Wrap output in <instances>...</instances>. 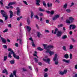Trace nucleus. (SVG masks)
Here are the masks:
<instances>
[{"mask_svg": "<svg viewBox=\"0 0 77 77\" xmlns=\"http://www.w3.org/2000/svg\"><path fill=\"white\" fill-rule=\"evenodd\" d=\"M0 12L1 14L2 15V17L5 18V21L7 20L8 18V16L7 15V14L6 12H5V11L3 10H2Z\"/></svg>", "mask_w": 77, "mask_h": 77, "instance_id": "1", "label": "nucleus"}, {"mask_svg": "<svg viewBox=\"0 0 77 77\" xmlns=\"http://www.w3.org/2000/svg\"><path fill=\"white\" fill-rule=\"evenodd\" d=\"M57 54H55L54 56V57L53 59V60L54 62L55 61L54 63L55 65H58L59 64V61H56L57 59Z\"/></svg>", "mask_w": 77, "mask_h": 77, "instance_id": "2", "label": "nucleus"}, {"mask_svg": "<svg viewBox=\"0 0 77 77\" xmlns=\"http://www.w3.org/2000/svg\"><path fill=\"white\" fill-rule=\"evenodd\" d=\"M69 20H66V23H68V24H71V23H72L73 22V21L74 20V19L72 17H70L69 18Z\"/></svg>", "mask_w": 77, "mask_h": 77, "instance_id": "3", "label": "nucleus"}, {"mask_svg": "<svg viewBox=\"0 0 77 77\" xmlns=\"http://www.w3.org/2000/svg\"><path fill=\"white\" fill-rule=\"evenodd\" d=\"M43 61L46 62L48 63V64H50V58H47V59L44 58L43 59Z\"/></svg>", "mask_w": 77, "mask_h": 77, "instance_id": "4", "label": "nucleus"}, {"mask_svg": "<svg viewBox=\"0 0 77 77\" xmlns=\"http://www.w3.org/2000/svg\"><path fill=\"white\" fill-rule=\"evenodd\" d=\"M8 51H10V53L11 54H13V57L15 56V53L14 52V51L12 50V49L9 48L8 49Z\"/></svg>", "mask_w": 77, "mask_h": 77, "instance_id": "5", "label": "nucleus"}, {"mask_svg": "<svg viewBox=\"0 0 77 77\" xmlns=\"http://www.w3.org/2000/svg\"><path fill=\"white\" fill-rule=\"evenodd\" d=\"M16 10L17 11V15L19 16V15H20V14H21V11H20V8L19 7H17L16 8Z\"/></svg>", "mask_w": 77, "mask_h": 77, "instance_id": "6", "label": "nucleus"}, {"mask_svg": "<svg viewBox=\"0 0 77 77\" xmlns=\"http://www.w3.org/2000/svg\"><path fill=\"white\" fill-rule=\"evenodd\" d=\"M71 27H72V29L74 30L75 29V28L76 27V26H75V25L74 24L70 25L69 26L70 30H71Z\"/></svg>", "mask_w": 77, "mask_h": 77, "instance_id": "7", "label": "nucleus"}, {"mask_svg": "<svg viewBox=\"0 0 77 77\" xmlns=\"http://www.w3.org/2000/svg\"><path fill=\"white\" fill-rule=\"evenodd\" d=\"M62 34V32L61 31H58L57 32V36H60Z\"/></svg>", "mask_w": 77, "mask_h": 77, "instance_id": "8", "label": "nucleus"}, {"mask_svg": "<svg viewBox=\"0 0 77 77\" xmlns=\"http://www.w3.org/2000/svg\"><path fill=\"white\" fill-rule=\"evenodd\" d=\"M0 37L1 38V39L2 41V42L4 43V44H5L6 43V40L5 39H4L3 37H1V35H0Z\"/></svg>", "mask_w": 77, "mask_h": 77, "instance_id": "9", "label": "nucleus"}, {"mask_svg": "<svg viewBox=\"0 0 77 77\" xmlns=\"http://www.w3.org/2000/svg\"><path fill=\"white\" fill-rule=\"evenodd\" d=\"M9 12L10 14V18H12V16H13V12H12V11L10 10L9 11Z\"/></svg>", "mask_w": 77, "mask_h": 77, "instance_id": "10", "label": "nucleus"}, {"mask_svg": "<svg viewBox=\"0 0 77 77\" xmlns=\"http://www.w3.org/2000/svg\"><path fill=\"white\" fill-rule=\"evenodd\" d=\"M43 46L44 47V49L45 50H47L48 48H47V44H43Z\"/></svg>", "mask_w": 77, "mask_h": 77, "instance_id": "11", "label": "nucleus"}, {"mask_svg": "<svg viewBox=\"0 0 77 77\" xmlns=\"http://www.w3.org/2000/svg\"><path fill=\"white\" fill-rule=\"evenodd\" d=\"M47 6L48 8H51V7H52V3L50 4V3L49 2L48 3Z\"/></svg>", "mask_w": 77, "mask_h": 77, "instance_id": "12", "label": "nucleus"}, {"mask_svg": "<svg viewBox=\"0 0 77 77\" xmlns=\"http://www.w3.org/2000/svg\"><path fill=\"white\" fill-rule=\"evenodd\" d=\"M10 62L11 65H13L15 63V60H12L11 61H10Z\"/></svg>", "mask_w": 77, "mask_h": 77, "instance_id": "13", "label": "nucleus"}, {"mask_svg": "<svg viewBox=\"0 0 77 77\" xmlns=\"http://www.w3.org/2000/svg\"><path fill=\"white\" fill-rule=\"evenodd\" d=\"M14 4H15V2H10L8 5V6H10V5H12Z\"/></svg>", "mask_w": 77, "mask_h": 77, "instance_id": "14", "label": "nucleus"}, {"mask_svg": "<svg viewBox=\"0 0 77 77\" xmlns=\"http://www.w3.org/2000/svg\"><path fill=\"white\" fill-rule=\"evenodd\" d=\"M37 35L38 37L40 38V36H42V34L40 32H37Z\"/></svg>", "mask_w": 77, "mask_h": 77, "instance_id": "15", "label": "nucleus"}, {"mask_svg": "<svg viewBox=\"0 0 77 77\" xmlns=\"http://www.w3.org/2000/svg\"><path fill=\"white\" fill-rule=\"evenodd\" d=\"M2 73H6V74H8V71L6 69H4L3 70Z\"/></svg>", "mask_w": 77, "mask_h": 77, "instance_id": "16", "label": "nucleus"}, {"mask_svg": "<svg viewBox=\"0 0 77 77\" xmlns=\"http://www.w3.org/2000/svg\"><path fill=\"white\" fill-rule=\"evenodd\" d=\"M33 59L35 60V63H38V59H37V58H36L34 57V58Z\"/></svg>", "mask_w": 77, "mask_h": 77, "instance_id": "17", "label": "nucleus"}, {"mask_svg": "<svg viewBox=\"0 0 77 77\" xmlns=\"http://www.w3.org/2000/svg\"><path fill=\"white\" fill-rule=\"evenodd\" d=\"M63 62H66V63H69V60H65L64 59L63 60Z\"/></svg>", "mask_w": 77, "mask_h": 77, "instance_id": "18", "label": "nucleus"}, {"mask_svg": "<svg viewBox=\"0 0 77 77\" xmlns=\"http://www.w3.org/2000/svg\"><path fill=\"white\" fill-rule=\"evenodd\" d=\"M27 29L28 32H30L31 30V28L30 27V26H27Z\"/></svg>", "mask_w": 77, "mask_h": 77, "instance_id": "19", "label": "nucleus"}, {"mask_svg": "<svg viewBox=\"0 0 77 77\" xmlns=\"http://www.w3.org/2000/svg\"><path fill=\"white\" fill-rule=\"evenodd\" d=\"M66 12L67 13H70L71 12V10L69 9H66Z\"/></svg>", "mask_w": 77, "mask_h": 77, "instance_id": "20", "label": "nucleus"}, {"mask_svg": "<svg viewBox=\"0 0 77 77\" xmlns=\"http://www.w3.org/2000/svg\"><path fill=\"white\" fill-rule=\"evenodd\" d=\"M14 57V58H15V59H20V57H19V56H17L16 54H15Z\"/></svg>", "mask_w": 77, "mask_h": 77, "instance_id": "21", "label": "nucleus"}, {"mask_svg": "<svg viewBox=\"0 0 77 77\" xmlns=\"http://www.w3.org/2000/svg\"><path fill=\"white\" fill-rule=\"evenodd\" d=\"M58 29L57 28H56L55 29V31L54 32V34H55V35H56V34L57 33V31H58Z\"/></svg>", "mask_w": 77, "mask_h": 77, "instance_id": "22", "label": "nucleus"}, {"mask_svg": "<svg viewBox=\"0 0 77 77\" xmlns=\"http://www.w3.org/2000/svg\"><path fill=\"white\" fill-rule=\"evenodd\" d=\"M62 49L63 50H64V51H67V50H66V46H63L62 48Z\"/></svg>", "mask_w": 77, "mask_h": 77, "instance_id": "23", "label": "nucleus"}, {"mask_svg": "<svg viewBox=\"0 0 77 77\" xmlns=\"http://www.w3.org/2000/svg\"><path fill=\"white\" fill-rule=\"evenodd\" d=\"M67 38V36L66 35H63V37H62V39H66V38Z\"/></svg>", "mask_w": 77, "mask_h": 77, "instance_id": "24", "label": "nucleus"}, {"mask_svg": "<svg viewBox=\"0 0 77 77\" xmlns=\"http://www.w3.org/2000/svg\"><path fill=\"white\" fill-rule=\"evenodd\" d=\"M69 57V55H68V54H66L64 55V57H65L66 59H68Z\"/></svg>", "mask_w": 77, "mask_h": 77, "instance_id": "25", "label": "nucleus"}, {"mask_svg": "<svg viewBox=\"0 0 77 77\" xmlns=\"http://www.w3.org/2000/svg\"><path fill=\"white\" fill-rule=\"evenodd\" d=\"M59 74L60 75H63L64 74L63 72H62V71H60L59 72Z\"/></svg>", "mask_w": 77, "mask_h": 77, "instance_id": "26", "label": "nucleus"}, {"mask_svg": "<svg viewBox=\"0 0 77 77\" xmlns=\"http://www.w3.org/2000/svg\"><path fill=\"white\" fill-rule=\"evenodd\" d=\"M37 49L39 51H42V50H43V49H42L40 47H38L37 48Z\"/></svg>", "mask_w": 77, "mask_h": 77, "instance_id": "27", "label": "nucleus"}, {"mask_svg": "<svg viewBox=\"0 0 77 77\" xmlns=\"http://www.w3.org/2000/svg\"><path fill=\"white\" fill-rule=\"evenodd\" d=\"M49 54H50V56H52V55L54 54V52H53L52 51H50L49 52Z\"/></svg>", "mask_w": 77, "mask_h": 77, "instance_id": "28", "label": "nucleus"}, {"mask_svg": "<svg viewBox=\"0 0 77 77\" xmlns=\"http://www.w3.org/2000/svg\"><path fill=\"white\" fill-rule=\"evenodd\" d=\"M53 47V46L52 45H49L47 46L48 48H52Z\"/></svg>", "mask_w": 77, "mask_h": 77, "instance_id": "29", "label": "nucleus"}, {"mask_svg": "<svg viewBox=\"0 0 77 77\" xmlns=\"http://www.w3.org/2000/svg\"><path fill=\"white\" fill-rule=\"evenodd\" d=\"M39 11H40V12H45V10L44 9H42L41 8H39Z\"/></svg>", "mask_w": 77, "mask_h": 77, "instance_id": "30", "label": "nucleus"}, {"mask_svg": "<svg viewBox=\"0 0 77 77\" xmlns=\"http://www.w3.org/2000/svg\"><path fill=\"white\" fill-rule=\"evenodd\" d=\"M67 8V4H65L63 6V8H65V9H66Z\"/></svg>", "mask_w": 77, "mask_h": 77, "instance_id": "31", "label": "nucleus"}, {"mask_svg": "<svg viewBox=\"0 0 77 77\" xmlns=\"http://www.w3.org/2000/svg\"><path fill=\"white\" fill-rule=\"evenodd\" d=\"M27 22L28 23V24L29 25L30 24V20L28 18L27 19Z\"/></svg>", "mask_w": 77, "mask_h": 77, "instance_id": "32", "label": "nucleus"}, {"mask_svg": "<svg viewBox=\"0 0 77 77\" xmlns=\"http://www.w3.org/2000/svg\"><path fill=\"white\" fill-rule=\"evenodd\" d=\"M43 4L44 6H45V7H47V5H46V3H45V1H43Z\"/></svg>", "mask_w": 77, "mask_h": 77, "instance_id": "33", "label": "nucleus"}, {"mask_svg": "<svg viewBox=\"0 0 77 77\" xmlns=\"http://www.w3.org/2000/svg\"><path fill=\"white\" fill-rule=\"evenodd\" d=\"M7 57V56H4V61H6V60Z\"/></svg>", "mask_w": 77, "mask_h": 77, "instance_id": "34", "label": "nucleus"}, {"mask_svg": "<svg viewBox=\"0 0 77 77\" xmlns=\"http://www.w3.org/2000/svg\"><path fill=\"white\" fill-rule=\"evenodd\" d=\"M8 56L10 58H12V56H11V54L10 52L9 53Z\"/></svg>", "mask_w": 77, "mask_h": 77, "instance_id": "35", "label": "nucleus"}, {"mask_svg": "<svg viewBox=\"0 0 77 77\" xmlns=\"http://www.w3.org/2000/svg\"><path fill=\"white\" fill-rule=\"evenodd\" d=\"M63 25L62 24H61L60 25H58V28H59V27H63Z\"/></svg>", "mask_w": 77, "mask_h": 77, "instance_id": "36", "label": "nucleus"}, {"mask_svg": "<svg viewBox=\"0 0 77 77\" xmlns=\"http://www.w3.org/2000/svg\"><path fill=\"white\" fill-rule=\"evenodd\" d=\"M54 13V11H51L50 12V13L51 15H53Z\"/></svg>", "mask_w": 77, "mask_h": 77, "instance_id": "37", "label": "nucleus"}, {"mask_svg": "<svg viewBox=\"0 0 77 77\" xmlns=\"http://www.w3.org/2000/svg\"><path fill=\"white\" fill-rule=\"evenodd\" d=\"M23 3H24V4L26 5H27L28 4H27V2L26 1H23Z\"/></svg>", "mask_w": 77, "mask_h": 77, "instance_id": "38", "label": "nucleus"}, {"mask_svg": "<svg viewBox=\"0 0 77 77\" xmlns=\"http://www.w3.org/2000/svg\"><path fill=\"white\" fill-rule=\"evenodd\" d=\"M69 56H70V59H72V54H70L69 55Z\"/></svg>", "mask_w": 77, "mask_h": 77, "instance_id": "39", "label": "nucleus"}, {"mask_svg": "<svg viewBox=\"0 0 77 77\" xmlns=\"http://www.w3.org/2000/svg\"><path fill=\"white\" fill-rule=\"evenodd\" d=\"M31 18H33V13L32 11H31Z\"/></svg>", "mask_w": 77, "mask_h": 77, "instance_id": "40", "label": "nucleus"}, {"mask_svg": "<svg viewBox=\"0 0 77 77\" xmlns=\"http://www.w3.org/2000/svg\"><path fill=\"white\" fill-rule=\"evenodd\" d=\"M63 72L64 73V74H66V73L67 72V70H64Z\"/></svg>", "mask_w": 77, "mask_h": 77, "instance_id": "41", "label": "nucleus"}, {"mask_svg": "<svg viewBox=\"0 0 77 77\" xmlns=\"http://www.w3.org/2000/svg\"><path fill=\"white\" fill-rule=\"evenodd\" d=\"M72 48H73V46L72 45H71L70 46L69 49L70 50H72Z\"/></svg>", "mask_w": 77, "mask_h": 77, "instance_id": "42", "label": "nucleus"}, {"mask_svg": "<svg viewBox=\"0 0 77 77\" xmlns=\"http://www.w3.org/2000/svg\"><path fill=\"white\" fill-rule=\"evenodd\" d=\"M19 41H20V42H19V43L20 44H22V40L21 39H19Z\"/></svg>", "mask_w": 77, "mask_h": 77, "instance_id": "43", "label": "nucleus"}, {"mask_svg": "<svg viewBox=\"0 0 77 77\" xmlns=\"http://www.w3.org/2000/svg\"><path fill=\"white\" fill-rule=\"evenodd\" d=\"M8 31V29H6L5 30L3 31V33H5V32H7Z\"/></svg>", "mask_w": 77, "mask_h": 77, "instance_id": "44", "label": "nucleus"}, {"mask_svg": "<svg viewBox=\"0 0 77 77\" xmlns=\"http://www.w3.org/2000/svg\"><path fill=\"white\" fill-rule=\"evenodd\" d=\"M23 71H24V72H25L26 71H27V69H26L23 68Z\"/></svg>", "mask_w": 77, "mask_h": 77, "instance_id": "45", "label": "nucleus"}, {"mask_svg": "<svg viewBox=\"0 0 77 77\" xmlns=\"http://www.w3.org/2000/svg\"><path fill=\"white\" fill-rule=\"evenodd\" d=\"M55 17L56 18H57V19L58 18H59V15H56L55 16Z\"/></svg>", "mask_w": 77, "mask_h": 77, "instance_id": "46", "label": "nucleus"}, {"mask_svg": "<svg viewBox=\"0 0 77 77\" xmlns=\"http://www.w3.org/2000/svg\"><path fill=\"white\" fill-rule=\"evenodd\" d=\"M32 45L33 47H35V44L34 43V42H32Z\"/></svg>", "mask_w": 77, "mask_h": 77, "instance_id": "47", "label": "nucleus"}, {"mask_svg": "<svg viewBox=\"0 0 77 77\" xmlns=\"http://www.w3.org/2000/svg\"><path fill=\"white\" fill-rule=\"evenodd\" d=\"M3 47L4 48H7V46L5 45H3Z\"/></svg>", "mask_w": 77, "mask_h": 77, "instance_id": "48", "label": "nucleus"}, {"mask_svg": "<svg viewBox=\"0 0 77 77\" xmlns=\"http://www.w3.org/2000/svg\"><path fill=\"white\" fill-rule=\"evenodd\" d=\"M16 71L14 70V71H13V73L14 75H16Z\"/></svg>", "mask_w": 77, "mask_h": 77, "instance_id": "49", "label": "nucleus"}, {"mask_svg": "<svg viewBox=\"0 0 77 77\" xmlns=\"http://www.w3.org/2000/svg\"><path fill=\"white\" fill-rule=\"evenodd\" d=\"M53 20H57V18L55 16L53 17Z\"/></svg>", "mask_w": 77, "mask_h": 77, "instance_id": "50", "label": "nucleus"}, {"mask_svg": "<svg viewBox=\"0 0 77 77\" xmlns=\"http://www.w3.org/2000/svg\"><path fill=\"white\" fill-rule=\"evenodd\" d=\"M38 65H40V66H41V65H42V63L41 62H39L38 63Z\"/></svg>", "mask_w": 77, "mask_h": 77, "instance_id": "51", "label": "nucleus"}, {"mask_svg": "<svg viewBox=\"0 0 77 77\" xmlns=\"http://www.w3.org/2000/svg\"><path fill=\"white\" fill-rule=\"evenodd\" d=\"M48 77V75L47 73H45L44 75V77Z\"/></svg>", "mask_w": 77, "mask_h": 77, "instance_id": "52", "label": "nucleus"}, {"mask_svg": "<svg viewBox=\"0 0 77 77\" xmlns=\"http://www.w3.org/2000/svg\"><path fill=\"white\" fill-rule=\"evenodd\" d=\"M50 50L49 49H47V51H46V53H50Z\"/></svg>", "mask_w": 77, "mask_h": 77, "instance_id": "53", "label": "nucleus"}, {"mask_svg": "<svg viewBox=\"0 0 77 77\" xmlns=\"http://www.w3.org/2000/svg\"><path fill=\"white\" fill-rule=\"evenodd\" d=\"M74 3L73 2H72L71 4V5H70V7L72 6H74Z\"/></svg>", "mask_w": 77, "mask_h": 77, "instance_id": "54", "label": "nucleus"}, {"mask_svg": "<svg viewBox=\"0 0 77 77\" xmlns=\"http://www.w3.org/2000/svg\"><path fill=\"white\" fill-rule=\"evenodd\" d=\"M36 5L37 6H40V4L38 2H36Z\"/></svg>", "mask_w": 77, "mask_h": 77, "instance_id": "55", "label": "nucleus"}, {"mask_svg": "<svg viewBox=\"0 0 77 77\" xmlns=\"http://www.w3.org/2000/svg\"><path fill=\"white\" fill-rule=\"evenodd\" d=\"M15 45L16 47H18V44L17 43H16L15 44Z\"/></svg>", "mask_w": 77, "mask_h": 77, "instance_id": "56", "label": "nucleus"}, {"mask_svg": "<svg viewBox=\"0 0 77 77\" xmlns=\"http://www.w3.org/2000/svg\"><path fill=\"white\" fill-rule=\"evenodd\" d=\"M0 23H3V20L2 19H0Z\"/></svg>", "mask_w": 77, "mask_h": 77, "instance_id": "57", "label": "nucleus"}, {"mask_svg": "<svg viewBox=\"0 0 77 77\" xmlns=\"http://www.w3.org/2000/svg\"><path fill=\"white\" fill-rule=\"evenodd\" d=\"M10 77H14L13 75H12V73H11V74L10 75Z\"/></svg>", "mask_w": 77, "mask_h": 77, "instance_id": "58", "label": "nucleus"}, {"mask_svg": "<svg viewBox=\"0 0 77 77\" xmlns=\"http://www.w3.org/2000/svg\"><path fill=\"white\" fill-rule=\"evenodd\" d=\"M47 71H48V68H45L44 70V71L45 72H47Z\"/></svg>", "mask_w": 77, "mask_h": 77, "instance_id": "59", "label": "nucleus"}, {"mask_svg": "<svg viewBox=\"0 0 77 77\" xmlns=\"http://www.w3.org/2000/svg\"><path fill=\"white\" fill-rule=\"evenodd\" d=\"M36 2L37 3H40L41 1L40 0H36Z\"/></svg>", "mask_w": 77, "mask_h": 77, "instance_id": "60", "label": "nucleus"}, {"mask_svg": "<svg viewBox=\"0 0 77 77\" xmlns=\"http://www.w3.org/2000/svg\"><path fill=\"white\" fill-rule=\"evenodd\" d=\"M46 12L48 13V14H50V11H46Z\"/></svg>", "mask_w": 77, "mask_h": 77, "instance_id": "61", "label": "nucleus"}, {"mask_svg": "<svg viewBox=\"0 0 77 77\" xmlns=\"http://www.w3.org/2000/svg\"><path fill=\"white\" fill-rule=\"evenodd\" d=\"M46 23L47 24L49 23V20H46Z\"/></svg>", "mask_w": 77, "mask_h": 77, "instance_id": "62", "label": "nucleus"}, {"mask_svg": "<svg viewBox=\"0 0 77 77\" xmlns=\"http://www.w3.org/2000/svg\"><path fill=\"white\" fill-rule=\"evenodd\" d=\"M75 68L76 69H77V64L75 66Z\"/></svg>", "mask_w": 77, "mask_h": 77, "instance_id": "63", "label": "nucleus"}, {"mask_svg": "<svg viewBox=\"0 0 77 77\" xmlns=\"http://www.w3.org/2000/svg\"><path fill=\"white\" fill-rule=\"evenodd\" d=\"M73 77H77V74H75V75L73 76Z\"/></svg>", "mask_w": 77, "mask_h": 77, "instance_id": "64", "label": "nucleus"}]
</instances>
